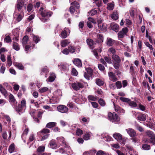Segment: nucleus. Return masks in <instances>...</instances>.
Wrapping results in <instances>:
<instances>
[{
    "instance_id": "412c9836",
    "label": "nucleus",
    "mask_w": 155,
    "mask_h": 155,
    "mask_svg": "<svg viewBox=\"0 0 155 155\" xmlns=\"http://www.w3.org/2000/svg\"><path fill=\"white\" fill-rule=\"evenodd\" d=\"M32 37L33 41L36 44L37 43L40 41V38L38 36H36L34 34H32Z\"/></svg>"
},
{
    "instance_id": "4d7b16f0",
    "label": "nucleus",
    "mask_w": 155,
    "mask_h": 155,
    "mask_svg": "<svg viewBox=\"0 0 155 155\" xmlns=\"http://www.w3.org/2000/svg\"><path fill=\"white\" fill-rule=\"evenodd\" d=\"M97 13V11L94 9L91 10L89 13V15L91 16H93Z\"/></svg>"
},
{
    "instance_id": "0e129e2a",
    "label": "nucleus",
    "mask_w": 155,
    "mask_h": 155,
    "mask_svg": "<svg viewBox=\"0 0 155 155\" xmlns=\"http://www.w3.org/2000/svg\"><path fill=\"white\" fill-rule=\"evenodd\" d=\"M90 137V134L88 133H87L84 136V138L85 140H87L89 139Z\"/></svg>"
},
{
    "instance_id": "72a5a7b5",
    "label": "nucleus",
    "mask_w": 155,
    "mask_h": 155,
    "mask_svg": "<svg viewBox=\"0 0 155 155\" xmlns=\"http://www.w3.org/2000/svg\"><path fill=\"white\" fill-rule=\"evenodd\" d=\"M71 4L72 5V6H73V7H74V8H75L76 9H78L80 7L79 3L76 1H74L71 3Z\"/></svg>"
},
{
    "instance_id": "e433bc0d",
    "label": "nucleus",
    "mask_w": 155,
    "mask_h": 155,
    "mask_svg": "<svg viewBox=\"0 0 155 155\" xmlns=\"http://www.w3.org/2000/svg\"><path fill=\"white\" fill-rule=\"evenodd\" d=\"M15 150V145L14 144H11L9 147L8 148V151L10 153L13 152Z\"/></svg>"
},
{
    "instance_id": "58836bf2",
    "label": "nucleus",
    "mask_w": 155,
    "mask_h": 155,
    "mask_svg": "<svg viewBox=\"0 0 155 155\" xmlns=\"http://www.w3.org/2000/svg\"><path fill=\"white\" fill-rule=\"evenodd\" d=\"M142 148L144 150H149L150 149V146L147 144H143L142 146Z\"/></svg>"
},
{
    "instance_id": "a19ab883",
    "label": "nucleus",
    "mask_w": 155,
    "mask_h": 155,
    "mask_svg": "<svg viewBox=\"0 0 155 155\" xmlns=\"http://www.w3.org/2000/svg\"><path fill=\"white\" fill-rule=\"evenodd\" d=\"M48 88L46 87H43L40 89L38 91L41 93H44L47 91L48 90Z\"/></svg>"
},
{
    "instance_id": "39448f33",
    "label": "nucleus",
    "mask_w": 155,
    "mask_h": 155,
    "mask_svg": "<svg viewBox=\"0 0 155 155\" xmlns=\"http://www.w3.org/2000/svg\"><path fill=\"white\" fill-rule=\"evenodd\" d=\"M71 86L73 89L76 91H78L80 89L84 87V85L83 83L78 81L73 83L71 84Z\"/></svg>"
},
{
    "instance_id": "f704fd0d",
    "label": "nucleus",
    "mask_w": 155,
    "mask_h": 155,
    "mask_svg": "<svg viewBox=\"0 0 155 155\" xmlns=\"http://www.w3.org/2000/svg\"><path fill=\"white\" fill-rule=\"evenodd\" d=\"M5 38L4 39L5 42L7 43H9L12 41L11 38L9 35H5Z\"/></svg>"
},
{
    "instance_id": "e2e57ef3",
    "label": "nucleus",
    "mask_w": 155,
    "mask_h": 155,
    "mask_svg": "<svg viewBox=\"0 0 155 155\" xmlns=\"http://www.w3.org/2000/svg\"><path fill=\"white\" fill-rule=\"evenodd\" d=\"M35 112V110L31 109L30 111L29 114L31 115V116L33 117H35L34 115Z\"/></svg>"
},
{
    "instance_id": "3c124183",
    "label": "nucleus",
    "mask_w": 155,
    "mask_h": 155,
    "mask_svg": "<svg viewBox=\"0 0 155 155\" xmlns=\"http://www.w3.org/2000/svg\"><path fill=\"white\" fill-rule=\"evenodd\" d=\"M128 103L129 105L131 107H136L137 106V104L134 101H131L130 100V102Z\"/></svg>"
},
{
    "instance_id": "de8ad7c7",
    "label": "nucleus",
    "mask_w": 155,
    "mask_h": 155,
    "mask_svg": "<svg viewBox=\"0 0 155 155\" xmlns=\"http://www.w3.org/2000/svg\"><path fill=\"white\" fill-rule=\"evenodd\" d=\"M15 67L19 69L23 70L24 67L21 64L16 63L15 65Z\"/></svg>"
},
{
    "instance_id": "2eb2a0df",
    "label": "nucleus",
    "mask_w": 155,
    "mask_h": 155,
    "mask_svg": "<svg viewBox=\"0 0 155 155\" xmlns=\"http://www.w3.org/2000/svg\"><path fill=\"white\" fill-rule=\"evenodd\" d=\"M73 63L74 64L78 67H81L82 66L81 61L78 58L74 59Z\"/></svg>"
},
{
    "instance_id": "a211bd4d",
    "label": "nucleus",
    "mask_w": 155,
    "mask_h": 155,
    "mask_svg": "<svg viewBox=\"0 0 155 155\" xmlns=\"http://www.w3.org/2000/svg\"><path fill=\"white\" fill-rule=\"evenodd\" d=\"M0 91L2 94L5 96H7V92L6 90L4 88L2 85L0 84Z\"/></svg>"
},
{
    "instance_id": "c85d7f7f",
    "label": "nucleus",
    "mask_w": 155,
    "mask_h": 155,
    "mask_svg": "<svg viewBox=\"0 0 155 155\" xmlns=\"http://www.w3.org/2000/svg\"><path fill=\"white\" fill-rule=\"evenodd\" d=\"M107 9L109 10H113L114 7V2L108 3L107 5Z\"/></svg>"
},
{
    "instance_id": "0eeeda50",
    "label": "nucleus",
    "mask_w": 155,
    "mask_h": 155,
    "mask_svg": "<svg viewBox=\"0 0 155 155\" xmlns=\"http://www.w3.org/2000/svg\"><path fill=\"white\" fill-rule=\"evenodd\" d=\"M128 30L127 28L125 27L123 28L122 30L120 31L118 33V37L119 40L120 38H123L127 35Z\"/></svg>"
},
{
    "instance_id": "bf43d9fd",
    "label": "nucleus",
    "mask_w": 155,
    "mask_h": 155,
    "mask_svg": "<svg viewBox=\"0 0 155 155\" xmlns=\"http://www.w3.org/2000/svg\"><path fill=\"white\" fill-rule=\"evenodd\" d=\"M113 104L114 107L115 111L118 112L120 108L118 105H115L114 102Z\"/></svg>"
},
{
    "instance_id": "7c9ffc66",
    "label": "nucleus",
    "mask_w": 155,
    "mask_h": 155,
    "mask_svg": "<svg viewBox=\"0 0 155 155\" xmlns=\"http://www.w3.org/2000/svg\"><path fill=\"white\" fill-rule=\"evenodd\" d=\"M107 25L106 23H102L101 24V26L98 27L99 28L103 30V31H105L106 30Z\"/></svg>"
},
{
    "instance_id": "f3484780",
    "label": "nucleus",
    "mask_w": 155,
    "mask_h": 155,
    "mask_svg": "<svg viewBox=\"0 0 155 155\" xmlns=\"http://www.w3.org/2000/svg\"><path fill=\"white\" fill-rule=\"evenodd\" d=\"M96 84L99 86H102L104 84V81L100 78H97L95 80Z\"/></svg>"
},
{
    "instance_id": "774afa93",
    "label": "nucleus",
    "mask_w": 155,
    "mask_h": 155,
    "mask_svg": "<svg viewBox=\"0 0 155 155\" xmlns=\"http://www.w3.org/2000/svg\"><path fill=\"white\" fill-rule=\"evenodd\" d=\"M49 134H46L43 136L41 139V141H43L48 138L49 136Z\"/></svg>"
},
{
    "instance_id": "37998d69",
    "label": "nucleus",
    "mask_w": 155,
    "mask_h": 155,
    "mask_svg": "<svg viewBox=\"0 0 155 155\" xmlns=\"http://www.w3.org/2000/svg\"><path fill=\"white\" fill-rule=\"evenodd\" d=\"M104 58L106 62H107L109 64H112V61L110 57L105 56L104 57Z\"/></svg>"
},
{
    "instance_id": "79ce46f5",
    "label": "nucleus",
    "mask_w": 155,
    "mask_h": 155,
    "mask_svg": "<svg viewBox=\"0 0 155 155\" xmlns=\"http://www.w3.org/2000/svg\"><path fill=\"white\" fill-rule=\"evenodd\" d=\"M98 103L101 106H104L106 104L105 101L102 98H100L98 101Z\"/></svg>"
},
{
    "instance_id": "f257e3e1",
    "label": "nucleus",
    "mask_w": 155,
    "mask_h": 155,
    "mask_svg": "<svg viewBox=\"0 0 155 155\" xmlns=\"http://www.w3.org/2000/svg\"><path fill=\"white\" fill-rule=\"evenodd\" d=\"M39 11L41 16L39 17L41 21L42 22H46L49 20V18L52 15V12L50 11L47 10L43 7H41Z\"/></svg>"
},
{
    "instance_id": "4468645a",
    "label": "nucleus",
    "mask_w": 155,
    "mask_h": 155,
    "mask_svg": "<svg viewBox=\"0 0 155 155\" xmlns=\"http://www.w3.org/2000/svg\"><path fill=\"white\" fill-rule=\"evenodd\" d=\"M113 137L117 141H121L120 140L122 139V136L120 134L115 133L113 134Z\"/></svg>"
},
{
    "instance_id": "9d476101",
    "label": "nucleus",
    "mask_w": 155,
    "mask_h": 155,
    "mask_svg": "<svg viewBox=\"0 0 155 155\" xmlns=\"http://www.w3.org/2000/svg\"><path fill=\"white\" fill-rule=\"evenodd\" d=\"M86 71L87 73L88 74V76H87L86 75L85 76V78L87 80H89L90 78H91L93 74V71L90 68H88L86 69Z\"/></svg>"
},
{
    "instance_id": "20e7f679",
    "label": "nucleus",
    "mask_w": 155,
    "mask_h": 155,
    "mask_svg": "<svg viewBox=\"0 0 155 155\" xmlns=\"http://www.w3.org/2000/svg\"><path fill=\"white\" fill-rule=\"evenodd\" d=\"M24 2L22 0H18L16 4V8L19 12L21 11V13H23V8L26 9Z\"/></svg>"
},
{
    "instance_id": "2f4dec72",
    "label": "nucleus",
    "mask_w": 155,
    "mask_h": 155,
    "mask_svg": "<svg viewBox=\"0 0 155 155\" xmlns=\"http://www.w3.org/2000/svg\"><path fill=\"white\" fill-rule=\"evenodd\" d=\"M68 36V34L67 32L66 31V30H64L63 31L61 32V37L62 38H65Z\"/></svg>"
},
{
    "instance_id": "b1692460",
    "label": "nucleus",
    "mask_w": 155,
    "mask_h": 155,
    "mask_svg": "<svg viewBox=\"0 0 155 155\" xmlns=\"http://www.w3.org/2000/svg\"><path fill=\"white\" fill-rule=\"evenodd\" d=\"M45 149V147L44 146H40L39 147L37 150V152L38 153V155L41 154L42 152L44 151Z\"/></svg>"
},
{
    "instance_id": "c9c22d12",
    "label": "nucleus",
    "mask_w": 155,
    "mask_h": 155,
    "mask_svg": "<svg viewBox=\"0 0 155 155\" xmlns=\"http://www.w3.org/2000/svg\"><path fill=\"white\" fill-rule=\"evenodd\" d=\"M7 62L8 65L9 67L11 66L12 64V61L10 55H8L7 57Z\"/></svg>"
},
{
    "instance_id": "4c0bfd02",
    "label": "nucleus",
    "mask_w": 155,
    "mask_h": 155,
    "mask_svg": "<svg viewBox=\"0 0 155 155\" xmlns=\"http://www.w3.org/2000/svg\"><path fill=\"white\" fill-rule=\"evenodd\" d=\"M87 44L90 47L92 46L94 44V41L90 39H87L86 40Z\"/></svg>"
},
{
    "instance_id": "a18cd8bd",
    "label": "nucleus",
    "mask_w": 155,
    "mask_h": 155,
    "mask_svg": "<svg viewBox=\"0 0 155 155\" xmlns=\"http://www.w3.org/2000/svg\"><path fill=\"white\" fill-rule=\"evenodd\" d=\"M95 150H91L89 152L88 151H86L83 153V155H92V153H95Z\"/></svg>"
},
{
    "instance_id": "6e6552de",
    "label": "nucleus",
    "mask_w": 155,
    "mask_h": 155,
    "mask_svg": "<svg viewBox=\"0 0 155 155\" xmlns=\"http://www.w3.org/2000/svg\"><path fill=\"white\" fill-rule=\"evenodd\" d=\"M57 108L59 112L62 113H67L68 110L66 106L64 105H59Z\"/></svg>"
},
{
    "instance_id": "603ef678",
    "label": "nucleus",
    "mask_w": 155,
    "mask_h": 155,
    "mask_svg": "<svg viewBox=\"0 0 155 155\" xmlns=\"http://www.w3.org/2000/svg\"><path fill=\"white\" fill-rule=\"evenodd\" d=\"M71 74L74 76H77L78 75V72L75 68H72L71 71Z\"/></svg>"
},
{
    "instance_id": "864d4df0",
    "label": "nucleus",
    "mask_w": 155,
    "mask_h": 155,
    "mask_svg": "<svg viewBox=\"0 0 155 155\" xmlns=\"http://www.w3.org/2000/svg\"><path fill=\"white\" fill-rule=\"evenodd\" d=\"M23 108V107H21V105L18 104V107H16L15 108L16 111L18 113L20 112L21 111L22 109Z\"/></svg>"
},
{
    "instance_id": "6ab92c4d",
    "label": "nucleus",
    "mask_w": 155,
    "mask_h": 155,
    "mask_svg": "<svg viewBox=\"0 0 155 155\" xmlns=\"http://www.w3.org/2000/svg\"><path fill=\"white\" fill-rule=\"evenodd\" d=\"M87 98L89 101H95L97 100L98 97L97 96H94L93 95H89L87 96Z\"/></svg>"
},
{
    "instance_id": "69168bd1",
    "label": "nucleus",
    "mask_w": 155,
    "mask_h": 155,
    "mask_svg": "<svg viewBox=\"0 0 155 155\" xmlns=\"http://www.w3.org/2000/svg\"><path fill=\"white\" fill-rule=\"evenodd\" d=\"M32 9V5L31 4H29L28 5L27 7V11L28 12H30Z\"/></svg>"
},
{
    "instance_id": "49530a36",
    "label": "nucleus",
    "mask_w": 155,
    "mask_h": 155,
    "mask_svg": "<svg viewBox=\"0 0 155 155\" xmlns=\"http://www.w3.org/2000/svg\"><path fill=\"white\" fill-rule=\"evenodd\" d=\"M22 13H21L20 14H19L18 15V16L17 17V18L16 19V21L18 22H19L21 20L24 16L23 14H22Z\"/></svg>"
},
{
    "instance_id": "ddd939ff",
    "label": "nucleus",
    "mask_w": 155,
    "mask_h": 155,
    "mask_svg": "<svg viewBox=\"0 0 155 155\" xmlns=\"http://www.w3.org/2000/svg\"><path fill=\"white\" fill-rule=\"evenodd\" d=\"M113 63L120 62L121 60L120 58L117 55L113 54L112 56Z\"/></svg>"
},
{
    "instance_id": "9b49d317",
    "label": "nucleus",
    "mask_w": 155,
    "mask_h": 155,
    "mask_svg": "<svg viewBox=\"0 0 155 155\" xmlns=\"http://www.w3.org/2000/svg\"><path fill=\"white\" fill-rule=\"evenodd\" d=\"M108 75L109 77L110 80L113 82H115L117 80L115 74L112 72L108 73Z\"/></svg>"
},
{
    "instance_id": "680f3d73",
    "label": "nucleus",
    "mask_w": 155,
    "mask_h": 155,
    "mask_svg": "<svg viewBox=\"0 0 155 155\" xmlns=\"http://www.w3.org/2000/svg\"><path fill=\"white\" fill-rule=\"evenodd\" d=\"M91 103L92 106L94 108H97L98 106V104L96 102H91Z\"/></svg>"
},
{
    "instance_id": "7ed1b4c3",
    "label": "nucleus",
    "mask_w": 155,
    "mask_h": 155,
    "mask_svg": "<svg viewBox=\"0 0 155 155\" xmlns=\"http://www.w3.org/2000/svg\"><path fill=\"white\" fill-rule=\"evenodd\" d=\"M109 119L112 123H117L120 120V118L115 113L110 112L108 114Z\"/></svg>"
},
{
    "instance_id": "c756f323",
    "label": "nucleus",
    "mask_w": 155,
    "mask_h": 155,
    "mask_svg": "<svg viewBox=\"0 0 155 155\" xmlns=\"http://www.w3.org/2000/svg\"><path fill=\"white\" fill-rule=\"evenodd\" d=\"M55 77L54 73H52L51 74L50 76L48 78V81L50 82H52L55 79Z\"/></svg>"
},
{
    "instance_id": "473e14b6",
    "label": "nucleus",
    "mask_w": 155,
    "mask_h": 155,
    "mask_svg": "<svg viewBox=\"0 0 155 155\" xmlns=\"http://www.w3.org/2000/svg\"><path fill=\"white\" fill-rule=\"evenodd\" d=\"M29 40L28 37V36L25 35L24 36L22 40V43L24 45H26Z\"/></svg>"
},
{
    "instance_id": "ea45409f",
    "label": "nucleus",
    "mask_w": 155,
    "mask_h": 155,
    "mask_svg": "<svg viewBox=\"0 0 155 155\" xmlns=\"http://www.w3.org/2000/svg\"><path fill=\"white\" fill-rule=\"evenodd\" d=\"M119 27L118 25L115 24L113 25L112 28L113 31L117 32L118 31Z\"/></svg>"
},
{
    "instance_id": "1a4fd4ad",
    "label": "nucleus",
    "mask_w": 155,
    "mask_h": 155,
    "mask_svg": "<svg viewBox=\"0 0 155 155\" xmlns=\"http://www.w3.org/2000/svg\"><path fill=\"white\" fill-rule=\"evenodd\" d=\"M9 101L12 106L15 107V106L17 103L13 95L10 94L9 96Z\"/></svg>"
},
{
    "instance_id": "423d86ee",
    "label": "nucleus",
    "mask_w": 155,
    "mask_h": 155,
    "mask_svg": "<svg viewBox=\"0 0 155 155\" xmlns=\"http://www.w3.org/2000/svg\"><path fill=\"white\" fill-rule=\"evenodd\" d=\"M147 136L150 137L149 142L153 144H155V135L150 130H147L146 132Z\"/></svg>"
},
{
    "instance_id": "052dcab7",
    "label": "nucleus",
    "mask_w": 155,
    "mask_h": 155,
    "mask_svg": "<svg viewBox=\"0 0 155 155\" xmlns=\"http://www.w3.org/2000/svg\"><path fill=\"white\" fill-rule=\"evenodd\" d=\"M98 68L101 71H103L105 69V68L104 66L101 64H99L98 65Z\"/></svg>"
},
{
    "instance_id": "bb28decb",
    "label": "nucleus",
    "mask_w": 155,
    "mask_h": 155,
    "mask_svg": "<svg viewBox=\"0 0 155 155\" xmlns=\"http://www.w3.org/2000/svg\"><path fill=\"white\" fill-rule=\"evenodd\" d=\"M112 19L116 20L118 18V14L117 12H114L111 15Z\"/></svg>"
},
{
    "instance_id": "13d9d810",
    "label": "nucleus",
    "mask_w": 155,
    "mask_h": 155,
    "mask_svg": "<svg viewBox=\"0 0 155 155\" xmlns=\"http://www.w3.org/2000/svg\"><path fill=\"white\" fill-rule=\"evenodd\" d=\"M21 107L25 108L26 107V101L25 100H22L21 102Z\"/></svg>"
},
{
    "instance_id": "09e8293b",
    "label": "nucleus",
    "mask_w": 155,
    "mask_h": 155,
    "mask_svg": "<svg viewBox=\"0 0 155 155\" xmlns=\"http://www.w3.org/2000/svg\"><path fill=\"white\" fill-rule=\"evenodd\" d=\"M120 99L123 102H126L128 103H129V102H130V100L128 98L123 97H120Z\"/></svg>"
},
{
    "instance_id": "5701e85b",
    "label": "nucleus",
    "mask_w": 155,
    "mask_h": 155,
    "mask_svg": "<svg viewBox=\"0 0 155 155\" xmlns=\"http://www.w3.org/2000/svg\"><path fill=\"white\" fill-rule=\"evenodd\" d=\"M50 130L47 128H43L42 129L40 132H38V135H39L40 133L47 134L49 133Z\"/></svg>"
},
{
    "instance_id": "dca6fc26",
    "label": "nucleus",
    "mask_w": 155,
    "mask_h": 155,
    "mask_svg": "<svg viewBox=\"0 0 155 155\" xmlns=\"http://www.w3.org/2000/svg\"><path fill=\"white\" fill-rule=\"evenodd\" d=\"M70 42L67 39L63 40L61 42V45L62 47H65L68 45Z\"/></svg>"
},
{
    "instance_id": "5fc2aeb1",
    "label": "nucleus",
    "mask_w": 155,
    "mask_h": 155,
    "mask_svg": "<svg viewBox=\"0 0 155 155\" xmlns=\"http://www.w3.org/2000/svg\"><path fill=\"white\" fill-rule=\"evenodd\" d=\"M116 85L118 89L120 88L122 86L121 83L120 81L117 82L116 83Z\"/></svg>"
},
{
    "instance_id": "338daca9",
    "label": "nucleus",
    "mask_w": 155,
    "mask_h": 155,
    "mask_svg": "<svg viewBox=\"0 0 155 155\" xmlns=\"http://www.w3.org/2000/svg\"><path fill=\"white\" fill-rule=\"evenodd\" d=\"M105 154L104 151L101 150H99L96 153V155H104Z\"/></svg>"
},
{
    "instance_id": "393cba45",
    "label": "nucleus",
    "mask_w": 155,
    "mask_h": 155,
    "mask_svg": "<svg viewBox=\"0 0 155 155\" xmlns=\"http://www.w3.org/2000/svg\"><path fill=\"white\" fill-rule=\"evenodd\" d=\"M56 124L55 122H49L46 124V127L48 128H51L55 126Z\"/></svg>"
},
{
    "instance_id": "f8f14e48",
    "label": "nucleus",
    "mask_w": 155,
    "mask_h": 155,
    "mask_svg": "<svg viewBox=\"0 0 155 155\" xmlns=\"http://www.w3.org/2000/svg\"><path fill=\"white\" fill-rule=\"evenodd\" d=\"M49 146L50 147L53 149H55L59 147L57 145L54 140H52L50 141Z\"/></svg>"
},
{
    "instance_id": "f03ea898",
    "label": "nucleus",
    "mask_w": 155,
    "mask_h": 155,
    "mask_svg": "<svg viewBox=\"0 0 155 155\" xmlns=\"http://www.w3.org/2000/svg\"><path fill=\"white\" fill-rule=\"evenodd\" d=\"M127 134L131 137V139L134 143H138L140 141L139 139L137 137V134L135 131L131 128H129L126 130Z\"/></svg>"
},
{
    "instance_id": "c03bdc74",
    "label": "nucleus",
    "mask_w": 155,
    "mask_h": 155,
    "mask_svg": "<svg viewBox=\"0 0 155 155\" xmlns=\"http://www.w3.org/2000/svg\"><path fill=\"white\" fill-rule=\"evenodd\" d=\"M120 62L113 63V64L114 68L116 69H118L120 66Z\"/></svg>"
},
{
    "instance_id": "a878e982",
    "label": "nucleus",
    "mask_w": 155,
    "mask_h": 155,
    "mask_svg": "<svg viewBox=\"0 0 155 155\" xmlns=\"http://www.w3.org/2000/svg\"><path fill=\"white\" fill-rule=\"evenodd\" d=\"M114 40L111 38H107V45L109 46H112L114 43Z\"/></svg>"
},
{
    "instance_id": "6e6d98bb",
    "label": "nucleus",
    "mask_w": 155,
    "mask_h": 155,
    "mask_svg": "<svg viewBox=\"0 0 155 155\" xmlns=\"http://www.w3.org/2000/svg\"><path fill=\"white\" fill-rule=\"evenodd\" d=\"M83 134V131L80 129H78L77 130L76 134L78 136H81Z\"/></svg>"
},
{
    "instance_id": "4be33fe9",
    "label": "nucleus",
    "mask_w": 155,
    "mask_h": 155,
    "mask_svg": "<svg viewBox=\"0 0 155 155\" xmlns=\"http://www.w3.org/2000/svg\"><path fill=\"white\" fill-rule=\"evenodd\" d=\"M57 140L58 142H61V144L63 145H66V142L65 141L64 138L62 137H58L57 138Z\"/></svg>"
},
{
    "instance_id": "cd10ccee",
    "label": "nucleus",
    "mask_w": 155,
    "mask_h": 155,
    "mask_svg": "<svg viewBox=\"0 0 155 155\" xmlns=\"http://www.w3.org/2000/svg\"><path fill=\"white\" fill-rule=\"evenodd\" d=\"M13 48L16 51L19 50L20 48L18 43L15 42L13 43Z\"/></svg>"
},
{
    "instance_id": "8fccbe9b",
    "label": "nucleus",
    "mask_w": 155,
    "mask_h": 155,
    "mask_svg": "<svg viewBox=\"0 0 155 155\" xmlns=\"http://www.w3.org/2000/svg\"><path fill=\"white\" fill-rule=\"evenodd\" d=\"M69 52H70L71 53H72L75 51V50L74 48V47H72V46H70L68 47V49Z\"/></svg>"
},
{
    "instance_id": "aec40b11",
    "label": "nucleus",
    "mask_w": 155,
    "mask_h": 155,
    "mask_svg": "<svg viewBox=\"0 0 155 155\" xmlns=\"http://www.w3.org/2000/svg\"><path fill=\"white\" fill-rule=\"evenodd\" d=\"M137 118L139 120L144 121L146 119V115L144 114L140 115L138 116Z\"/></svg>"
}]
</instances>
